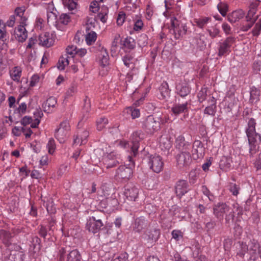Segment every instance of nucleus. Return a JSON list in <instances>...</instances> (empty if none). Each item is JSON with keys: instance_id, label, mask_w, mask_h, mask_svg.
Returning a JSON list of instances; mask_svg holds the SVG:
<instances>
[{"instance_id": "1", "label": "nucleus", "mask_w": 261, "mask_h": 261, "mask_svg": "<svg viewBox=\"0 0 261 261\" xmlns=\"http://www.w3.org/2000/svg\"><path fill=\"white\" fill-rule=\"evenodd\" d=\"M255 120L250 118L248 122V127L246 130L249 145V155L253 156L259 150V145L261 142L260 135L255 132Z\"/></svg>"}, {"instance_id": "2", "label": "nucleus", "mask_w": 261, "mask_h": 261, "mask_svg": "<svg viewBox=\"0 0 261 261\" xmlns=\"http://www.w3.org/2000/svg\"><path fill=\"white\" fill-rule=\"evenodd\" d=\"M144 134L141 130H138L134 132L130 138V144L125 141H121L120 145L124 148L130 147L131 155L136 156L138 153V148L139 147L140 142L144 139Z\"/></svg>"}, {"instance_id": "3", "label": "nucleus", "mask_w": 261, "mask_h": 261, "mask_svg": "<svg viewBox=\"0 0 261 261\" xmlns=\"http://www.w3.org/2000/svg\"><path fill=\"white\" fill-rule=\"evenodd\" d=\"M142 127L147 134H154L160 128V118H155L153 115L147 116L142 121Z\"/></svg>"}, {"instance_id": "4", "label": "nucleus", "mask_w": 261, "mask_h": 261, "mask_svg": "<svg viewBox=\"0 0 261 261\" xmlns=\"http://www.w3.org/2000/svg\"><path fill=\"white\" fill-rule=\"evenodd\" d=\"M127 160L129 167L121 165L116 170V176L119 178L124 180L128 179L133 174L132 167L135 166V162L132 155L127 156Z\"/></svg>"}, {"instance_id": "5", "label": "nucleus", "mask_w": 261, "mask_h": 261, "mask_svg": "<svg viewBox=\"0 0 261 261\" xmlns=\"http://www.w3.org/2000/svg\"><path fill=\"white\" fill-rule=\"evenodd\" d=\"M70 129L69 123L67 120L61 122L59 127L55 130V137L60 143H63L67 139Z\"/></svg>"}, {"instance_id": "6", "label": "nucleus", "mask_w": 261, "mask_h": 261, "mask_svg": "<svg viewBox=\"0 0 261 261\" xmlns=\"http://www.w3.org/2000/svg\"><path fill=\"white\" fill-rule=\"evenodd\" d=\"M103 226V224L102 222L101 217L95 215L89 217L87 220V222L86 225V229L92 233H96L102 229Z\"/></svg>"}, {"instance_id": "7", "label": "nucleus", "mask_w": 261, "mask_h": 261, "mask_svg": "<svg viewBox=\"0 0 261 261\" xmlns=\"http://www.w3.org/2000/svg\"><path fill=\"white\" fill-rule=\"evenodd\" d=\"M150 226L148 220L144 216L136 218L132 223L133 230L135 233L144 232Z\"/></svg>"}, {"instance_id": "8", "label": "nucleus", "mask_w": 261, "mask_h": 261, "mask_svg": "<svg viewBox=\"0 0 261 261\" xmlns=\"http://www.w3.org/2000/svg\"><path fill=\"white\" fill-rule=\"evenodd\" d=\"M188 151H181V152L176 155L177 165L179 169L187 168L191 163V156Z\"/></svg>"}, {"instance_id": "9", "label": "nucleus", "mask_w": 261, "mask_h": 261, "mask_svg": "<svg viewBox=\"0 0 261 261\" xmlns=\"http://www.w3.org/2000/svg\"><path fill=\"white\" fill-rule=\"evenodd\" d=\"M150 168L156 173L160 172L163 168V162L162 158L158 155H151L148 159Z\"/></svg>"}, {"instance_id": "10", "label": "nucleus", "mask_w": 261, "mask_h": 261, "mask_svg": "<svg viewBox=\"0 0 261 261\" xmlns=\"http://www.w3.org/2000/svg\"><path fill=\"white\" fill-rule=\"evenodd\" d=\"M189 190V185L186 180L179 179L175 184L174 192L179 199L181 198Z\"/></svg>"}, {"instance_id": "11", "label": "nucleus", "mask_w": 261, "mask_h": 261, "mask_svg": "<svg viewBox=\"0 0 261 261\" xmlns=\"http://www.w3.org/2000/svg\"><path fill=\"white\" fill-rule=\"evenodd\" d=\"M139 189L133 183H128L124 187V195L129 201H136L138 197Z\"/></svg>"}, {"instance_id": "12", "label": "nucleus", "mask_w": 261, "mask_h": 261, "mask_svg": "<svg viewBox=\"0 0 261 261\" xmlns=\"http://www.w3.org/2000/svg\"><path fill=\"white\" fill-rule=\"evenodd\" d=\"M233 42L232 37H228L225 40L219 43L218 56H222L230 52V47Z\"/></svg>"}, {"instance_id": "13", "label": "nucleus", "mask_w": 261, "mask_h": 261, "mask_svg": "<svg viewBox=\"0 0 261 261\" xmlns=\"http://www.w3.org/2000/svg\"><path fill=\"white\" fill-rule=\"evenodd\" d=\"M229 211V207L225 203L219 202L213 207L214 215L220 220L223 219L224 215Z\"/></svg>"}, {"instance_id": "14", "label": "nucleus", "mask_w": 261, "mask_h": 261, "mask_svg": "<svg viewBox=\"0 0 261 261\" xmlns=\"http://www.w3.org/2000/svg\"><path fill=\"white\" fill-rule=\"evenodd\" d=\"M248 252L251 257L254 260L256 259L258 256L261 258V247L259 244L255 240L250 241L248 245Z\"/></svg>"}, {"instance_id": "15", "label": "nucleus", "mask_w": 261, "mask_h": 261, "mask_svg": "<svg viewBox=\"0 0 261 261\" xmlns=\"http://www.w3.org/2000/svg\"><path fill=\"white\" fill-rule=\"evenodd\" d=\"M145 238L148 242L153 243L158 240L160 236V230L157 227H149L144 231Z\"/></svg>"}, {"instance_id": "16", "label": "nucleus", "mask_w": 261, "mask_h": 261, "mask_svg": "<svg viewBox=\"0 0 261 261\" xmlns=\"http://www.w3.org/2000/svg\"><path fill=\"white\" fill-rule=\"evenodd\" d=\"M256 13V9L254 8H252L249 10L247 15L246 17V21L248 22L247 24H243L241 27V30L244 32H246L249 30L254 24L258 16L253 18L254 14Z\"/></svg>"}, {"instance_id": "17", "label": "nucleus", "mask_w": 261, "mask_h": 261, "mask_svg": "<svg viewBox=\"0 0 261 261\" xmlns=\"http://www.w3.org/2000/svg\"><path fill=\"white\" fill-rule=\"evenodd\" d=\"M39 44L46 47L52 46L55 42L53 34L48 32L41 33L39 36Z\"/></svg>"}, {"instance_id": "18", "label": "nucleus", "mask_w": 261, "mask_h": 261, "mask_svg": "<svg viewBox=\"0 0 261 261\" xmlns=\"http://www.w3.org/2000/svg\"><path fill=\"white\" fill-rule=\"evenodd\" d=\"M172 27L173 28L175 37L176 39H179L187 33V26L184 24H181V26H180L176 19L172 21Z\"/></svg>"}, {"instance_id": "19", "label": "nucleus", "mask_w": 261, "mask_h": 261, "mask_svg": "<svg viewBox=\"0 0 261 261\" xmlns=\"http://www.w3.org/2000/svg\"><path fill=\"white\" fill-rule=\"evenodd\" d=\"M118 157L114 152H111L104 158V163L107 168H111L119 164Z\"/></svg>"}, {"instance_id": "20", "label": "nucleus", "mask_w": 261, "mask_h": 261, "mask_svg": "<svg viewBox=\"0 0 261 261\" xmlns=\"http://www.w3.org/2000/svg\"><path fill=\"white\" fill-rule=\"evenodd\" d=\"M25 24H20L17 28H15L14 36L16 39L19 42H22L26 40L28 36V33L25 28Z\"/></svg>"}, {"instance_id": "21", "label": "nucleus", "mask_w": 261, "mask_h": 261, "mask_svg": "<svg viewBox=\"0 0 261 261\" xmlns=\"http://www.w3.org/2000/svg\"><path fill=\"white\" fill-rule=\"evenodd\" d=\"M176 93L181 97L187 96L191 91L189 86L185 82L179 83L176 86Z\"/></svg>"}, {"instance_id": "22", "label": "nucleus", "mask_w": 261, "mask_h": 261, "mask_svg": "<svg viewBox=\"0 0 261 261\" xmlns=\"http://www.w3.org/2000/svg\"><path fill=\"white\" fill-rule=\"evenodd\" d=\"M57 103L56 98L51 96L49 97L46 101L43 103L42 107L45 112L49 113L53 111V109L56 107Z\"/></svg>"}, {"instance_id": "23", "label": "nucleus", "mask_w": 261, "mask_h": 261, "mask_svg": "<svg viewBox=\"0 0 261 261\" xmlns=\"http://www.w3.org/2000/svg\"><path fill=\"white\" fill-rule=\"evenodd\" d=\"M206 38L203 34L197 35L193 38V43L199 48L200 50H204L206 46Z\"/></svg>"}, {"instance_id": "24", "label": "nucleus", "mask_w": 261, "mask_h": 261, "mask_svg": "<svg viewBox=\"0 0 261 261\" xmlns=\"http://www.w3.org/2000/svg\"><path fill=\"white\" fill-rule=\"evenodd\" d=\"M244 14L245 13L242 10L234 11L228 15L227 20L231 23H235L243 18Z\"/></svg>"}, {"instance_id": "25", "label": "nucleus", "mask_w": 261, "mask_h": 261, "mask_svg": "<svg viewBox=\"0 0 261 261\" xmlns=\"http://www.w3.org/2000/svg\"><path fill=\"white\" fill-rule=\"evenodd\" d=\"M100 65L105 67L109 64V56L107 50L104 48H101L98 55Z\"/></svg>"}, {"instance_id": "26", "label": "nucleus", "mask_w": 261, "mask_h": 261, "mask_svg": "<svg viewBox=\"0 0 261 261\" xmlns=\"http://www.w3.org/2000/svg\"><path fill=\"white\" fill-rule=\"evenodd\" d=\"M176 147L181 151L189 150L190 144L188 142H185V138L182 136H179L176 140Z\"/></svg>"}, {"instance_id": "27", "label": "nucleus", "mask_w": 261, "mask_h": 261, "mask_svg": "<svg viewBox=\"0 0 261 261\" xmlns=\"http://www.w3.org/2000/svg\"><path fill=\"white\" fill-rule=\"evenodd\" d=\"M25 11V7L24 6L17 7L15 10L17 19L19 21L20 24H25L26 23L27 18L23 16Z\"/></svg>"}, {"instance_id": "28", "label": "nucleus", "mask_w": 261, "mask_h": 261, "mask_svg": "<svg viewBox=\"0 0 261 261\" xmlns=\"http://www.w3.org/2000/svg\"><path fill=\"white\" fill-rule=\"evenodd\" d=\"M232 162L231 158L224 156L220 160L219 164L220 167L222 170L227 171L230 169Z\"/></svg>"}, {"instance_id": "29", "label": "nucleus", "mask_w": 261, "mask_h": 261, "mask_svg": "<svg viewBox=\"0 0 261 261\" xmlns=\"http://www.w3.org/2000/svg\"><path fill=\"white\" fill-rule=\"evenodd\" d=\"M188 102L182 104L175 105L172 108V112L176 116L182 113H185L188 111Z\"/></svg>"}, {"instance_id": "30", "label": "nucleus", "mask_w": 261, "mask_h": 261, "mask_svg": "<svg viewBox=\"0 0 261 261\" xmlns=\"http://www.w3.org/2000/svg\"><path fill=\"white\" fill-rule=\"evenodd\" d=\"M34 121L31 124V127L32 128H36L40 123V119L43 115V112L41 109H37L33 113Z\"/></svg>"}, {"instance_id": "31", "label": "nucleus", "mask_w": 261, "mask_h": 261, "mask_svg": "<svg viewBox=\"0 0 261 261\" xmlns=\"http://www.w3.org/2000/svg\"><path fill=\"white\" fill-rule=\"evenodd\" d=\"M160 146L162 150H169L171 147L170 139L166 135L161 136L159 140Z\"/></svg>"}, {"instance_id": "32", "label": "nucleus", "mask_w": 261, "mask_h": 261, "mask_svg": "<svg viewBox=\"0 0 261 261\" xmlns=\"http://www.w3.org/2000/svg\"><path fill=\"white\" fill-rule=\"evenodd\" d=\"M82 256L77 249H74L69 252L67 261H81Z\"/></svg>"}, {"instance_id": "33", "label": "nucleus", "mask_w": 261, "mask_h": 261, "mask_svg": "<svg viewBox=\"0 0 261 261\" xmlns=\"http://www.w3.org/2000/svg\"><path fill=\"white\" fill-rule=\"evenodd\" d=\"M111 194V188L106 184H103L101 187L100 191H98V194L100 196L104 197L107 199H109Z\"/></svg>"}, {"instance_id": "34", "label": "nucleus", "mask_w": 261, "mask_h": 261, "mask_svg": "<svg viewBox=\"0 0 261 261\" xmlns=\"http://www.w3.org/2000/svg\"><path fill=\"white\" fill-rule=\"evenodd\" d=\"M12 79L16 82H19L21 74V70L19 67H15L10 72Z\"/></svg>"}, {"instance_id": "35", "label": "nucleus", "mask_w": 261, "mask_h": 261, "mask_svg": "<svg viewBox=\"0 0 261 261\" xmlns=\"http://www.w3.org/2000/svg\"><path fill=\"white\" fill-rule=\"evenodd\" d=\"M86 33L87 34L86 35V41L88 44L91 45L94 43L96 39V33L92 30Z\"/></svg>"}, {"instance_id": "36", "label": "nucleus", "mask_w": 261, "mask_h": 261, "mask_svg": "<svg viewBox=\"0 0 261 261\" xmlns=\"http://www.w3.org/2000/svg\"><path fill=\"white\" fill-rule=\"evenodd\" d=\"M123 45L128 49H134L136 46V42L132 37H127L123 41Z\"/></svg>"}, {"instance_id": "37", "label": "nucleus", "mask_w": 261, "mask_h": 261, "mask_svg": "<svg viewBox=\"0 0 261 261\" xmlns=\"http://www.w3.org/2000/svg\"><path fill=\"white\" fill-rule=\"evenodd\" d=\"M160 90L163 98H165L169 96L170 94V90L168 88V84L165 82L163 83L160 87Z\"/></svg>"}, {"instance_id": "38", "label": "nucleus", "mask_w": 261, "mask_h": 261, "mask_svg": "<svg viewBox=\"0 0 261 261\" xmlns=\"http://www.w3.org/2000/svg\"><path fill=\"white\" fill-rule=\"evenodd\" d=\"M64 7L69 10H73L76 8L77 3L75 0H62Z\"/></svg>"}, {"instance_id": "39", "label": "nucleus", "mask_w": 261, "mask_h": 261, "mask_svg": "<svg viewBox=\"0 0 261 261\" xmlns=\"http://www.w3.org/2000/svg\"><path fill=\"white\" fill-rule=\"evenodd\" d=\"M108 13V8L103 7L101 8V11L97 15V18L100 19L101 22L105 23L107 20V15Z\"/></svg>"}, {"instance_id": "40", "label": "nucleus", "mask_w": 261, "mask_h": 261, "mask_svg": "<svg viewBox=\"0 0 261 261\" xmlns=\"http://www.w3.org/2000/svg\"><path fill=\"white\" fill-rule=\"evenodd\" d=\"M217 8L219 12L223 16H226L228 10V6L227 4L220 2L217 5Z\"/></svg>"}, {"instance_id": "41", "label": "nucleus", "mask_w": 261, "mask_h": 261, "mask_svg": "<svg viewBox=\"0 0 261 261\" xmlns=\"http://www.w3.org/2000/svg\"><path fill=\"white\" fill-rule=\"evenodd\" d=\"M192 152V156L195 160L202 158L204 154L203 149H199L198 148H193Z\"/></svg>"}, {"instance_id": "42", "label": "nucleus", "mask_w": 261, "mask_h": 261, "mask_svg": "<svg viewBox=\"0 0 261 261\" xmlns=\"http://www.w3.org/2000/svg\"><path fill=\"white\" fill-rule=\"evenodd\" d=\"M108 123V120L105 117H101L97 119L96 121L97 129L101 130Z\"/></svg>"}, {"instance_id": "43", "label": "nucleus", "mask_w": 261, "mask_h": 261, "mask_svg": "<svg viewBox=\"0 0 261 261\" xmlns=\"http://www.w3.org/2000/svg\"><path fill=\"white\" fill-rule=\"evenodd\" d=\"M207 89L206 88H202L199 91L197 94L198 100L200 102H202L204 101L207 96Z\"/></svg>"}, {"instance_id": "44", "label": "nucleus", "mask_w": 261, "mask_h": 261, "mask_svg": "<svg viewBox=\"0 0 261 261\" xmlns=\"http://www.w3.org/2000/svg\"><path fill=\"white\" fill-rule=\"evenodd\" d=\"M133 57L129 54L126 55L122 58V61L124 63V64L127 67H133Z\"/></svg>"}, {"instance_id": "45", "label": "nucleus", "mask_w": 261, "mask_h": 261, "mask_svg": "<svg viewBox=\"0 0 261 261\" xmlns=\"http://www.w3.org/2000/svg\"><path fill=\"white\" fill-rule=\"evenodd\" d=\"M68 64V59L67 58L61 57L59 59L57 64V67L59 70H64L65 66Z\"/></svg>"}, {"instance_id": "46", "label": "nucleus", "mask_w": 261, "mask_h": 261, "mask_svg": "<svg viewBox=\"0 0 261 261\" xmlns=\"http://www.w3.org/2000/svg\"><path fill=\"white\" fill-rule=\"evenodd\" d=\"M1 237L3 239L4 243L9 246L10 244V239L11 238V234L6 231H2L1 233Z\"/></svg>"}, {"instance_id": "47", "label": "nucleus", "mask_w": 261, "mask_h": 261, "mask_svg": "<svg viewBox=\"0 0 261 261\" xmlns=\"http://www.w3.org/2000/svg\"><path fill=\"white\" fill-rule=\"evenodd\" d=\"M232 244V240L231 239L227 238L224 240L223 247L226 253H229Z\"/></svg>"}, {"instance_id": "48", "label": "nucleus", "mask_w": 261, "mask_h": 261, "mask_svg": "<svg viewBox=\"0 0 261 261\" xmlns=\"http://www.w3.org/2000/svg\"><path fill=\"white\" fill-rule=\"evenodd\" d=\"M211 19L210 17H203L196 19L195 22L196 25L200 28H203Z\"/></svg>"}, {"instance_id": "49", "label": "nucleus", "mask_w": 261, "mask_h": 261, "mask_svg": "<svg viewBox=\"0 0 261 261\" xmlns=\"http://www.w3.org/2000/svg\"><path fill=\"white\" fill-rule=\"evenodd\" d=\"M47 22L52 23H57V16L56 14L53 12H47Z\"/></svg>"}, {"instance_id": "50", "label": "nucleus", "mask_w": 261, "mask_h": 261, "mask_svg": "<svg viewBox=\"0 0 261 261\" xmlns=\"http://www.w3.org/2000/svg\"><path fill=\"white\" fill-rule=\"evenodd\" d=\"M216 106L209 105L205 108L204 113L205 114L214 116L216 113Z\"/></svg>"}, {"instance_id": "51", "label": "nucleus", "mask_w": 261, "mask_h": 261, "mask_svg": "<svg viewBox=\"0 0 261 261\" xmlns=\"http://www.w3.org/2000/svg\"><path fill=\"white\" fill-rule=\"evenodd\" d=\"M261 31V18L255 23V27L252 31V33L254 36H258Z\"/></svg>"}, {"instance_id": "52", "label": "nucleus", "mask_w": 261, "mask_h": 261, "mask_svg": "<svg viewBox=\"0 0 261 261\" xmlns=\"http://www.w3.org/2000/svg\"><path fill=\"white\" fill-rule=\"evenodd\" d=\"M70 20V17L66 14H62L60 16L59 18L57 19V23H61L63 24H67Z\"/></svg>"}, {"instance_id": "53", "label": "nucleus", "mask_w": 261, "mask_h": 261, "mask_svg": "<svg viewBox=\"0 0 261 261\" xmlns=\"http://www.w3.org/2000/svg\"><path fill=\"white\" fill-rule=\"evenodd\" d=\"M48 151L50 154H53L56 149V144L53 139H50L47 144Z\"/></svg>"}, {"instance_id": "54", "label": "nucleus", "mask_w": 261, "mask_h": 261, "mask_svg": "<svg viewBox=\"0 0 261 261\" xmlns=\"http://www.w3.org/2000/svg\"><path fill=\"white\" fill-rule=\"evenodd\" d=\"M77 91V87L75 85H71L65 94V97L68 98L73 96Z\"/></svg>"}, {"instance_id": "55", "label": "nucleus", "mask_w": 261, "mask_h": 261, "mask_svg": "<svg viewBox=\"0 0 261 261\" xmlns=\"http://www.w3.org/2000/svg\"><path fill=\"white\" fill-rule=\"evenodd\" d=\"M227 95H228V98H231L233 100L232 102H229L228 103V108L229 109H231L232 107L234 105L237 104L238 100L234 98V92H233V91H231V90H230L228 92Z\"/></svg>"}, {"instance_id": "56", "label": "nucleus", "mask_w": 261, "mask_h": 261, "mask_svg": "<svg viewBox=\"0 0 261 261\" xmlns=\"http://www.w3.org/2000/svg\"><path fill=\"white\" fill-rule=\"evenodd\" d=\"M172 238L176 241H178L183 237L182 232L180 230H173L172 231Z\"/></svg>"}, {"instance_id": "57", "label": "nucleus", "mask_w": 261, "mask_h": 261, "mask_svg": "<svg viewBox=\"0 0 261 261\" xmlns=\"http://www.w3.org/2000/svg\"><path fill=\"white\" fill-rule=\"evenodd\" d=\"M38 233L40 237L45 239L47 234V231L46 227L43 225H40L38 227Z\"/></svg>"}, {"instance_id": "58", "label": "nucleus", "mask_w": 261, "mask_h": 261, "mask_svg": "<svg viewBox=\"0 0 261 261\" xmlns=\"http://www.w3.org/2000/svg\"><path fill=\"white\" fill-rule=\"evenodd\" d=\"M7 38V33L5 27H0V40L2 41H6Z\"/></svg>"}, {"instance_id": "59", "label": "nucleus", "mask_w": 261, "mask_h": 261, "mask_svg": "<svg viewBox=\"0 0 261 261\" xmlns=\"http://www.w3.org/2000/svg\"><path fill=\"white\" fill-rule=\"evenodd\" d=\"M248 251V247L246 244L242 243L241 245V250L237 253L241 257H243L245 253Z\"/></svg>"}, {"instance_id": "60", "label": "nucleus", "mask_w": 261, "mask_h": 261, "mask_svg": "<svg viewBox=\"0 0 261 261\" xmlns=\"http://www.w3.org/2000/svg\"><path fill=\"white\" fill-rule=\"evenodd\" d=\"M33 118L31 116H25L23 117L21 120V124L24 126L28 125L33 122Z\"/></svg>"}, {"instance_id": "61", "label": "nucleus", "mask_w": 261, "mask_h": 261, "mask_svg": "<svg viewBox=\"0 0 261 261\" xmlns=\"http://www.w3.org/2000/svg\"><path fill=\"white\" fill-rule=\"evenodd\" d=\"M125 19V14L123 12H121L118 14L117 18V23L118 25H122Z\"/></svg>"}, {"instance_id": "62", "label": "nucleus", "mask_w": 261, "mask_h": 261, "mask_svg": "<svg viewBox=\"0 0 261 261\" xmlns=\"http://www.w3.org/2000/svg\"><path fill=\"white\" fill-rule=\"evenodd\" d=\"M229 189L233 195L237 196L239 194L240 188L236 184L231 183L229 185Z\"/></svg>"}, {"instance_id": "63", "label": "nucleus", "mask_w": 261, "mask_h": 261, "mask_svg": "<svg viewBox=\"0 0 261 261\" xmlns=\"http://www.w3.org/2000/svg\"><path fill=\"white\" fill-rule=\"evenodd\" d=\"M207 31L208 32L210 36L213 38L218 36L220 33L219 30L216 28H213L211 29L207 30Z\"/></svg>"}, {"instance_id": "64", "label": "nucleus", "mask_w": 261, "mask_h": 261, "mask_svg": "<svg viewBox=\"0 0 261 261\" xmlns=\"http://www.w3.org/2000/svg\"><path fill=\"white\" fill-rule=\"evenodd\" d=\"M252 68L255 73H258L261 69V61H257L254 62L253 64Z\"/></svg>"}]
</instances>
